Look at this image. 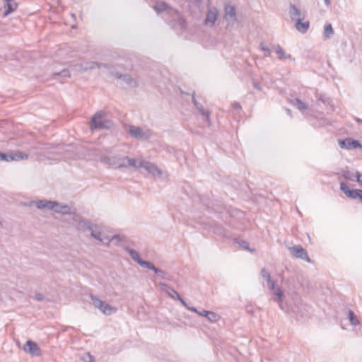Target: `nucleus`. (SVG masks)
Here are the masks:
<instances>
[{
  "label": "nucleus",
  "mask_w": 362,
  "mask_h": 362,
  "mask_svg": "<svg viewBox=\"0 0 362 362\" xmlns=\"http://www.w3.org/2000/svg\"><path fill=\"white\" fill-rule=\"evenodd\" d=\"M233 108H234V109H235V110H240V109H241V105H240V104L239 103H238V102H234V103H233Z\"/></svg>",
  "instance_id": "obj_51"
},
{
  "label": "nucleus",
  "mask_w": 362,
  "mask_h": 362,
  "mask_svg": "<svg viewBox=\"0 0 362 362\" xmlns=\"http://www.w3.org/2000/svg\"><path fill=\"white\" fill-rule=\"evenodd\" d=\"M23 350L33 356H41L42 351L39 345L33 340H28L23 346Z\"/></svg>",
  "instance_id": "obj_6"
},
{
  "label": "nucleus",
  "mask_w": 362,
  "mask_h": 362,
  "mask_svg": "<svg viewBox=\"0 0 362 362\" xmlns=\"http://www.w3.org/2000/svg\"><path fill=\"white\" fill-rule=\"evenodd\" d=\"M139 167L146 169L149 173L153 175L160 177L162 172L158 167L153 163L146 160H141L139 163Z\"/></svg>",
  "instance_id": "obj_8"
},
{
  "label": "nucleus",
  "mask_w": 362,
  "mask_h": 362,
  "mask_svg": "<svg viewBox=\"0 0 362 362\" xmlns=\"http://www.w3.org/2000/svg\"><path fill=\"white\" fill-rule=\"evenodd\" d=\"M277 285L276 282L272 284L271 285L268 286L269 289L272 292L274 291V289L276 288Z\"/></svg>",
  "instance_id": "obj_52"
},
{
  "label": "nucleus",
  "mask_w": 362,
  "mask_h": 362,
  "mask_svg": "<svg viewBox=\"0 0 362 362\" xmlns=\"http://www.w3.org/2000/svg\"><path fill=\"white\" fill-rule=\"evenodd\" d=\"M117 79L122 80L125 83L131 88H136L139 84L136 80L132 78L129 74H122L117 76Z\"/></svg>",
  "instance_id": "obj_15"
},
{
  "label": "nucleus",
  "mask_w": 362,
  "mask_h": 362,
  "mask_svg": "<svg viewBox=\"0 0 362 362\" xmlns=\"http://www.w3.org/2000/svg\"><path fill=\"white\" fill-rule=\"evenodd\" d=\"M80 219H83L80 216L78 215H75L74 217H73V220L75 221V222H77L78 224H79V220Z\"/></svg>",
  "instance_id": "obj_53"
},
{
  "label": "nucleus",
  "mask_w": 362,
  "mask_h": 362,
  "mask_svg": "<svg viewBox=\"0 0 362 362\" xmlns=\"http://www.w3.org/2000/svg\"><path fill=\"white\" fill-rule=\"evenodd\" d=\"M79 226H81L83 230L90 231L93 228L95 225L93 224L90 221L80 219Z\"/></svg>",
  "instance_id": "obj_26"
},
{
  "label": "nucleus",
  "mask_w": 362,
  "mask_h": 362,
  "mask_svg": "<svg viewBox=\"0 0 362 362\" xmlns=\"http://www.w3.org/2000/svg\"><path fill=\"white\" fill-rule=\"evenodd\" d=\"M76 209H72L69 204H61L57 202V205L55 207L54 212L61 214L62 215L72 214L75 213Z\"/></svg>",
  "instance_id": "obj_12"
},
{
  "label": "nucleus",
  "mask_w": 362,
  "mask_h": 362,
  "mask_svg": "<svg viewBox=\"0 0 362 362\" xmlns=\"http://www.w3.org/2000/svg\"><path fill=\"white\" fill-rule=\"evenodd\" d=\"M35 299L37 300V301H42L44 299V296L40 293H36L35 295Z\"/></svg>",
  "instance_id": "obj_47"
},
{
  "label": "nucleus",
  "mask_w": 362,
  "mask_h": 362,
  "mask_svg": "<svg viewBox=\"0 0 362 362\" xmlns=\"http://www.w3.org/2000/svg\"><path fill=\"white\" fill-rule=\"evenodd\" d=\"M260 274L262 277L266 280V281L267 280H269V279L271 278L269 272H268L265 268H262L261 269Z\"/></svg>",
  "instance_id": "obj_41"
},
{
  "label": "nucleus",
  "mask_w": 362,
  "mask_h": 362,
  "mask_svg": "<svg viewBox=\"0 0 362 362\" xmlns=\"http://www.w3.org/2000/svg\"><path fill=\"white\" fill-rule=\"evenodd\" d=\"M102 239H103V244L109 245V243L112 242L111 238H110L108 236H105L102 238Z\"/></svg>",
  "instance_id": "obj_49"
},
{
  "label": "nucleus",
  "mask_w": 362,
  "mask_h": 362,
  "mask_svg": "<svg viewBox=\"0 0 362 362\" xmlns=\"http://www.w3.org/2000/svg\"><path fill=\"white\" fill-rule=\"evenodd\" d=\"M125 238L124 236H121L119 235H115L111 238L112 242L116 241V244L119 242L124 241Z\"/></svg>",
  "instance_id": "obj_43"
},
{
  "label": "nucleus",
  "mask_w": 362,
  "mask_h": 362,
  "mask_svg": "<svg viewBox=\"0 0 362 362\" xmlns=\"http://www.w3.org/2000/svg\"><path fill=\"white\" fill-rule=\"evenodd\" d=\"M195 107L198 110V111L201 113L202 116L204 117V120L206 122H209L210 120V112L209 111H206L203 107V105L199 103H195Z\"/></svg>",
  "instance_id": "obj_24"
},
{
  "label": "nucleus",
  "mask_w": 362,
  "mask_h": 362,
  "mask_svg": "<svg viewBox=\"0 0 362 362\" xmlns=\"http://www.w3.org/2000/svg\"><path fill=\"white\" fill-rule=\"evenodd\" d=\"M169 296L173 298H175V299H177V296H175L174 293L173 295H171V294H169Z\"/></svg>",
  "instance_id": "obj_63"
},
{
  "label": "nucleus",
  "mask_w": 362,
  "mask_h": 362,
  "mask_svg": "<svg viewBox=\"0 0 362 362\" xmlns=\"http://www.w3.org/2000/svg\"><path fill=\"white\" fill-rule=\"evenodd\" d=\"M8 161L25 160L28 158V154L18 151L15 153H8Z\"/></svg>",
  "instance_id": "obj_19"
},
{
  "label": "nucleus",
  "mask_w": 362,
  "mask_h": 362,
  "mask_svg": "<svg viewBox=\"0 0 362 362\" xmlns=\"http://www.w3.org/2000/svg\"><path fill=\"white\" fill-rule=\"evenodd\" d=\"M340 189L348 198L358 199L362 203V189H351L344 182L340 183Z\"/></svg>",
  "instance_id": "obj_3"
},
{
  "label": "nucleus",
  "mask_w": 362,
  "mask_h": 362,
  "mask_svg": "<svg viewBox=\"0 0 362 362\" xmlns=\"http://www.w3.org/2000/svg\"><path fill=\"white\" fill-rule=\"evenodd\" d=\"M177 23L180 25L181 30H185L187 28V21L182 17H178Z\"/></svg>",
  "instance_id": "obj_40"
},
{
  "label": "nucleus",
  "mask_w": 362,
  "mask_h": 362,
  "mask_svg": "<svg viewBox=\"0 0 362 362\" xmlns=\"http://www.w3.org/2000/svg\"><path fill=\"white\" fill-rule=\"evenodd\" d=\"M90 298L92 300L93 304L95 308H99L100 305H103V300H100L96 296L90 294Z\"/></svg>",
  "instance_id": "obj_33"
},
{
  "label": "nucleus",
  "mask_w": 362,
  "mask_h": 362,
  "mask_svg": "<svg viewBox=\"0 0 362 362\" xmlns=\"http://www.w3.org/2000/svg\"><path fill=\"white\" fill-rule=\"evenodd\" d=\"M288 13L292 21H298V19L304 20L305 14L302 13L300 9H298L293 4L291 3L289 5Z\"/></svg>",
  "instance_id": "obj_10"
},
{
  "label": "nucleus",
  "mask_w": 362,
  "mask_h": 362,
  "mask_svg": "<svg viewBox=\"0 0 362 362\" xmlns=\"http://www.w3.org/2000/svg\"><path fill=\"white\" fill-rule=\"evenodd\" d=\"M303 20L298 19V21H296L295 23V28L296 29L301 33H305L310 27V22L309 21H302Z\"/></svg>",
  "instance_id": "obj_18"
},
{
  "label": "nucleus",
  "mask_w": 362,
  "mask_h": 362,
  "mask_svg": "<svg viewBox=\"0 0 362 362\" xmlns=\"http://www.w3.org/2000/svg\"><path fill=\"white\" fill-rule=\"evenodd\" d=\"M100 161L103 163L108 164L110 165V157L109 156H103L100 158Z\"/></svg>",
  "instance_id": "obj_46"
},
{
  "label": "nucleus",
  "mask_w": 362,
  "mask_h": 362,
  "mask_svg": "<svg viewBox=\"0 0 362 362\" xmlns=\"http://www.w3.org/2000/svg\"><path fill=\"white\" fill-rule=\"evenodd\" d=\"M235 243H238L242 248H243L247 251L252 252L255 250V249H251L250 247L249 243L245 240L235 239Z\"/></svg>",
  "instance_id": "obj_28"
},
{
  "label": "nucleus",
  "mask_w": 362,
  "mask_h": 362,
  "mask_svg": "<svg viewBox=\"0 0 362 362\" xmlns=\"http://www.w3.org/2000/svg\"><path fill=\"white\" fill-rule=\"evenodd\" d=\"M192 103H194V105H195V103H199V102L197 101V100L194 97V93L192 95Z\"/></svg>",
  "instance_id": "obj_57"
},
{
  "label": "nucleus",
  "mask_w": 362,
  "mask_h": 362,
  "mask_svg": "<svg viewBox=\"0 0 362 362\" xmlns=\"http://www.w3.org/2000/svg\"><path fill=\"white\" fill-rule=\"evenodd\" d=\"M325 4L327 6H329L330 5V1L329 0H324Z\"/></svg>",
  "instance_id": "obj_60"
},
{
  "label": "nucleus",
  "mask_w": 362,
  "mask_h": 362,
  "mask_svg": "<svg viewBox=\"0 0 362 362\" xmlns=\"http://www.w3.org/2000/svg\"><path fill=\"white\" fill-rule=\"evenodd\" d=\"M218 16V11L215 7H211L208 9L206 16L204 21V24L213 26L217 20Z\"/></svg>",
  "instance_id": "obj_9"
},
{
  "label": "nucleus",
  "mask_w": 362,
  "mask_h": 362,
  "mask_svg": "<svg viewBox=\"0 0 362 362\" xmlns=\"http://www.w3.org/2000/svg\"><path fill=\"white\" fill-rule=\"evenodd\" d=\"M355 177L356 181L358 182L361 186H362V175L358 171H356Z\"/></svg>",
  "instance_id": "obj_44"
},
{
  "label": "nucleus",
  "mask_w": 362,
  "mask_h": 362,
  "mask_svg": "<svg viewBox=\"0 0 362 362\" xmlns=\"http://www.w3.org/2000/svg\"><path fill=\"white\" fill-rule=\"evenodd\" d=\"M127 160H129V157L128 156H125V157H123V158H119V164H118V168H127Z\"/></svg>",
  "instance_id": "obj_38"
},
{
  "label": "nucleus",
  "mask_w": 362,
  "mask_h": 362,
  "mask_svg": "<svg viewBox=\"0 0 362 362\" xmlns=\"http://www.w3.org/2000/svg\"><path fill=\"white\" fill-rule=\"evenodd\" d=\"M53 76H62V77H69L70 73L68 69H64L59 72H54L53 74Z\"/></svg>",
  "instance_id": "obj_36"
},
{
  "label": "nucleus",
  "mask_w": 362,
  "mask_h": 362,
  "mask_svg": "<svg viewBox=\"0 0 362 362\" xmlns=\"http://www.w3.org/2000/svg\"><path fill=\"white\" fill-rule=\"evenodd\" d=\"M354 120L358 124H362V119H360L358 117H354Z\"/></svg>",
  "instance_id": "obj_56"
},
{
  "label": "nucleus",
  "mask_w": 362,
  "mask_h": 362,
  "mask_svg": "<svg viewBox=\"0 0 362 362\" xmlns=\"http://www.w3.org/2000/svg\"><path fill=\"white\" fill-rule=\"evenodd\" d=\"M124 250L129 253L131 258L134 262H136L138 264H139L141 263V261L143 260L141 258L139 253L138 252H136V250H134V249H132L128 246H125V247H124Z\"/></svg>",
  "instance_id": "obj_20"
},
{
  "label": "nucleus",
  "mask_w": 362,
  "mask_h": 362,
  "mask_svg": "<svg viewBox=\"0 0 362 362\" xmlns=\"http://www.w3.org/2000/svg\"><path fill=\"white\" fill-rule=\"evenodd\" d=\"M204 312H209L208 310H202V312H198V315L201 316V314H204Z\"/></svg>",
  "instance_id": "obj_62"
},
{
  "label": "nucleus",
  "mask_w": 362,
  "mask_h": 362,
  "mask_svg": "<svg viewBox=\"0 0 362 362\" xmlns=\"http://www.w3.org/2000/svg\"><path fill=\"white\" fill-rule=\"evenodd\" d=\"M127 168H129V167H134L135 168H140L139 165H137V164H136V160L135 158H130L129 157V160H127Z\"/></svg>",
  "instance_id": "obj_39"
},
{
  "label": "nucleus",
  "mask_w": 362,
  "mask_h": 362,
  "mask_svg": "<svg viewBox=\"0 0 362 362\" xmlns=\"http://www.w3.org/2000/svg\"><path fill=\"white\" fill-rule=\"evenodd\" d=\"M291 104L303 112L308 108V105L299 98H295L291 101Z\"/></svg>",
  "instance_id": "obj_23"
},
{
  "label": "nucleus",
  "mask_w": 362,
  "mask_h": 362,
  "mask_svg": "<svg viewBox=\"0 0 362 362\" xmlns=\"http://www.w3.org/2000/svg\"><path fill=\"white\" fill-rule=\"evenodd\" d=\"M187 309L190 310V311H192V312H193V313H198V312H199L197 310V309L196 308H194V307H189L188 306V308Z\"/></svg>",
  "instance_id": "obj_54"
},
{
  "label": "nucleus",
  "mask_w": 362,
  "mask_h": 362,
  "mask_svg": "<svg viewBox=\"0 0 362 362\" xmlns=\"http://www.w3.org/2000/svg\"><path fill=\"white\" fill-rule=\"evenodd\" d=\"M87 358H89V361H86V362H93L94 357L91 356L90 354H88Z\"/></svg>",
  "instance_id": "obj_55"
},
{
  "label": "nucleus",
  "mask_w": 362,
  "mask_h": 362,
  "mask_svg": "<svg viewBox=\"0 0 362 362\" xmlns=\"http://www.w3.org/2000/svg\"><path fill=\"white\" fill-rule=\"evenodd\" d=\"M139 265L142 267L148 268L151 270H153L154 272L157 269V267L152 262L144 259L141 261Z\"/></svg>",
  "instance_id": "obj_32"
},
{
  "label": "nucleus",
  "mask_w": 362,
  "mask_h": 362,
  "mask_svg": "<svg viewBox=\"0 0 362 362\" xmlns=\"http://www.w3.org/2000/svg\"><path fill=\"white\" fill-rule=\"evenodd\" d=\"M288 250L290 252V254L293 257L303 259L309 263L312 262V260L310 259L308 255L307 250L305 248H303L300 245L289 247Z\"/></svg>",
  "instance_id": "obj_4"
},
{
  "label": "nucleus",
  "mask_w": 362,
  "mask_h": 362,
  "mask_svg": "<svg viewBox=\"0 0 362 362\" xmlns=\"http://www.w3.org/2000/svg\"><path fill=\"white\" fill-rule=\"evenodd\" d=\"M272 294L276 296L275 300L279 303V307L284 310L282 303H283V298H284V293L282 289L277 286L276 288L273 291Z\"/></svg>",
  "instance_id": "obj_17"
},
{
  "label": "nucleus",
  "mask_w": 362,
  "mask_h": 362,
  "mask_svg": "<svg viewBox=\"0 0 362 362\" xmlns=\"http://www.w3.org/2000/svg\"><path fill=\"white\" fill-rule=\"evenodd\" d=\"M90 235L94 238L95 239L99 240L100 243H103V239H102L101 237V231L100 230V228L95 225L93 228L90 230Z\"/></svg>",
  "instance_id": "obj_25"
},
{
  "label": "nucleus",
  "mask_w": 362,
  "mask_h": 362,
  "mask_svg": "<svg viewBox=\"0 0 362 362\" xmlns=\"http://www.w3.org/2000/svg\"><path fill=\"white\" fill-rule=\"evenodd\" d=\"M252 84H253V87H254L255 89H257V90H262V87H261L260 84H259L258 82H257V81H253V82H252Z\"/></svg>",
  "instance_id": "obj_48"
},
{
  "label": "nucleus",
  "mask_w": 362,
  "mask_h": 362,
  "mask_svg": "<svg viewBox=\"0 0 362 362\" xmlns=\"http://www.w3.org/2000/svg\"><path fill=\"white\" fill-rule=\"evenodd\" d=\"M119 162V158L117 156L110 157V165L115 166L118 168V164Z\"/></svg>",
  "instance_id": "obj_42"
},
{
  "label": "nucleus",
  "mask_w": 362,
  "mask_h": 362,
  "mask_svg": "<svg viewBox=\"0 0 362 362\" xmlns=\"http://www.w3.org/2000/svg\"><path fill=\"white\" fill-rule=\"evenodd\" d=\"M267 285L269 286L271 285L272 284L274 283L275 281H272V279L270 278L269 280H267Z\"/></svg>",
  "instance_id": "obj_58"
},
{
  "label": "nucleus",
  "mask_w": 362,
  "mask_h": 362,
  "mask_svg": "<svg viewBox=\"0 0 362 362\" xmlns=\"http://www.w3.org/2000/svg\"><path fill=\"white\" fill-rule=\"evenodd\" d=\"M34 204L37 209H47L54 211L55 207L57 205V201H51L46 199H40L35 202H31L30 205Z\"/></svg>",
  "instance_id": "obj_7"
},
{
  "label": "nucleus",
  "mask_w": 362,
  "mask_h": 362,
  "mask_svg": "<svg viewBox=\"0 0 362 362\" xmlns=\"http://www.w3.org/2000/svg\"><path fill=\"white\" fill-rule=\"evenodd\" d=\"M155 274L160 278L165 279V280H170L171 279V275L160 269L157 268V269L155 272Z\"/></svg>",
  "instance_id": "obj_29"
},
{
  "label": "nucleus",
  "mask_w": 362,
  "mask_h": 362,
  "mask_svg": "<svg viewBox=\"0 0 362 362\" xmlns=\"http://www.w3.org/2000/svg\"><path fill=\"white\" fill-rule=\"evenodd\" d=\"M275 52L279 54V59L280 60L286 59V53L282 47L278 45L275 48Z\"/></svg>",
  "instance_id": "obj_34"
},
{
  "label": "nucleus",
  "mask_w": 362,
  "mask_h": 362,
  "mask_svg": "<svg viewBox=\"0 0 362 362\" xmlns=\"http://www.w3.org/2000/svg\"><path fill=\"white\" fill-rule=\"evenodd\" d=\"M286 111L288 112V115H291V110L290 109H286Z\"/></svg>",
  "instance_id": "obj_64"
},
{
  "label": "nucleus",
  "mask_w": 362,
  "mask_h": 362,
  "mask_svg": "<svg viewBox=\"0 0 362 362\" xmlns=\"http://www.w3.org/2000/svg\"><path fill=\"white\" fill-rule=\"evenodd\" d=\"M160 286H165L166 288H168V289H170L173 293H174L175 296H177V300L181 303L183 301V298L180 296V295L179 294L178 292H177L175 290H174L173 288H170V286H168L165 283H162L160 282Z\"/></svg>",
  "instance_id": "obj_37"
},
{
  "label": "nucleus",
  "mask_w": 362,
  "mask_h": 362,
  "mask_svg": "<svg viewBox=\"0 0 362 362\" xmlns=\"http://www.w3.org/2000/svg\"><path fill=\"white\" fill-rule=\"evenodd\" d=\"M129 134L135 139H146L145 133L139 127H135L134 125L129 126Z\"/></svg>",
  "instance_id": "obj_14"
},
{
  "label": "nucleus",
  "mask_w": 362,
  "mask_h": 362,
  "mask_svg": "<svg viewBox=\"0 0 362 362\" xmlns=\"http://www.w3.org/2000/svg\"><path fill=\"white\" fill-rule=\"evenodd\" d=\"M338 144L342 149L352 150L360 148L362 149V144L361 142L351 137H347L344 139H339Z\"/></svg>",
  "instance_id": "obj_5"
},
{
  "label": "nucleus",
  "mask_w": 362,
  "mask_h": 362,
  "mask_svg": "<svg viewBox=\"0 0 362 362\" xmlns=\"http://www.w3.org/2000/svg\"><path fill=\"white\" fill-rule=\"evenodd\" d=\"M259 48L261 50L264 52V57H270L271 56V51L270 49L264 44V42H262L259 43Z\"/></svg>",
  "instance_id": "obj_35"
},
{
  "label": "nucleus",
  "mask_w": 362,
  "mask_h": 362,
  "mask_svg": "<svg viewBox=\"0 0 362 362\" xmlns=\"http://www.w3.org/2000/svg\"><path fill=\"white\" fill-rule=\"evenodd\" d=\"M98 309L105 315H107L117 310L116 308L106 303L105 301H103V305H100Z\"/></svg>",
  "instance_id": "obj_22"
},
{
  "label": "nucleus",
  "mask_w": 362,
  "mask_h": 362,
  "mask_svg": "<svg viewBox=\"0 0 362 362\" xmlns=\"http://www.w3.org/2000/svg\"><path fill=\"white\" fill-rule=\"evenodd\" d=\"M225 20L228 22H232L233 23L237 20L236 18V10L235 6L227 4L225 6Z\"/></svg>",
  "instance_id": "obj_11"
},
{
  "label": "nucleus",
  "mask_w": 362,
  "mask_h": 362,
  "mask_svg": "<svg viewBox=\"0 0 362 362\" xmlns=\"http://www.w3.org/2000/svg\"><path fill=\"white\" fill-rule=\"evenodd\" d=\"M105 112L103 111L97 112L90 119V127L91 129H110L113 123L111 120L103 119Z\"/></svg>",
  "instance_id": "obj_1"
},
{
  "label": "nucleus",
  "mask_w": 362,
  "mask_h": 362,
  "mask_svg": "<svg viewBox=\"0 0 362 362\" xmlns=\"http://www.w3.org/2000/svg\"><path fill=\"white\" fill-rule=\"evenodd\" d=\"M334 35V30L331 23H326L323 30V37L325 40L330 39Z\"/></svg>",
  "instance_id": "obj_21"
},
{
  "label": "nucleus",
  "mask_w": 362,
  "mask_h": 362,
  "mask_svg": "<svg viewBox=\"0 0 362 362\" xmlns=\"http://www.w3.org/2000/svg\"><path fill=\"white\" fill-rule=\"evenodd\" d=\"M319 100H321L324 104H329L331 102V100L329 98H320Z\"/></svg>",
  "instance_id": "obj_50"
},
{
  "label": "nucleus",
  "mask_w": 362,
  "mask_h": 362,
  "mask_svg": "<svg viewBox=\"0 0 362 362\" xmlns=\"http://www.w3.org/2000/svg\"><path fill=\"white\" fill-rule=\"evenodd\" d=\"M342 177L349 180H354V177H355V173H352L349 170V167H346L345 168L341 169Z\"/></svg>",
  "instance_id": "obj_31"
},
{
  "label": "nucleus",
  "mask_w": 362,
  "mask_h": 362,
  "mask_svg": "<svg viewBox=\"0 0 362 362\" xmlns=\"http://www.w3.org/2000/svg\"><path fill=\"white\" fill-rule=\"evenodd\" d=\"M5 1V4L4 6V11L2 16L3 17H6L13 13L18 7V4L15 0H4Z\"/></svg>",
  "instance_id": "obj_13"
},
{
  "label": "nucleus",
  "mask_w": 362,
  "mask_h": 362,
  "mask_svg": "<svg viewBox=\"0 0 362 362\" xmlns=\"http://www.w3.org/2000/svg\"><path fill=\"white\" fill-rule=\"evenodd\" d=\"M348 317H349L350 323L352 325L355 326V325H357L359 324V321L357 318V316L356 315V314L354 313V312L353 310H348Z\"/></svg>",
  "instance_id": "obj_30"
},
{
  "label": "nucleus",
  "mask_w": 362,
  "mask_h": 362,
  "mask_svg": "<svg viewBox=\"0 0 362 362\" xmlns=\"http://www.w3.org/2000/svg\"><path fill=\"white\" fill-rule=\"evenodd\" d=\"M201 316L206 317L210 322H216L219 318L218 315L214 312H204V314H201Z\"/></svg>",
  "instance_id": "obj_27"
},
{
  "label": "nucleus",
  "mask_w": 362,
  "mask_h": 362,
  "mask_svg": "<svg viewBox=\"0 0 362 362\" xmlns=\"http://www.w3.org/2000/svg\"><path fill=\"white\" fill-rule=\"evenodd\" d=\"M286 59L294 60V59L292 58V56L291 54H286Z\"/></svg>",
  "instance_id": "obj_59"
},
{
  "label": "nucleus",
  "mask_w": 362,
  "mask_h": 362,
  "mask_svg": "<svg viewBox=\"0 0 362 362\" xmlns=\"http://www.w3.org/2000/svg\"><path fill=\"white\" fill-rule=\"evenodd\" d=\"M8 153L0 151V160L8 161Z\"/></svg>",
  "instance_id": "obj_45"
},
{
  "label": "nucleus",
  "mask_w": 362,
  "mask_h": 362,
  "mask_svg": "<svg viewBox=\"0 0 362 362\" xmlns=\"http://www.w3.org/2000/svg\"><path fill=\"white\" fill-rule=\"evenodd\" d=\"M153 8L158 14L163 11L170 12V11L173 10V8L165 1H156Z\"/></svg>",
  "instance_id": "obj_16"
},
{
  "label": "nucleus",
  "mask_w": 362,
  "mask_h": 362,
  "mask_svg": "<svg viewBox=\"0 0 362 362\" xmlns=\"http://www.w3.org/2000/svg\"><path fill=\"white\" fill-rule=\"evenodd\" d=\"M95 68H98V69L105 68L108 71V73L110 74V75L115 76L117 78V76L121 75V74L119 73L116 70V69L114 66L110 65L109 64H106V63H99V62H86L85 64L83 69L85 71H86V70L94 69Z\"/></svg>",
  "instance_id": "obj_2"
},
{
  "label": "nucleus",
  "mask_w": 362,
  "mask_h": 362,
  "mask_svg": "<svg viewBox=\"0 0 362 362\" xmlns=\"http://www.w3.org/2000/svg\"><path fill=\"white\" fill-rule=\"evenodd\" d=\"M181 303L186 308H188V305L187 304V303L185 301V300H183L182 302H181Z\"/></svg>",
  "instance_id": "obj_61"
}]
</instances>
